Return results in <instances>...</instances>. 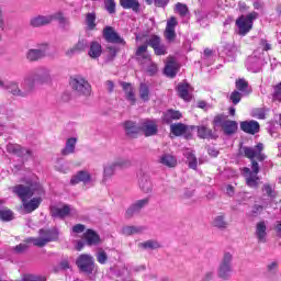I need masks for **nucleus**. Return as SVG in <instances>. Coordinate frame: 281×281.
I'll return each mask as SVG.
<instances>
[{
  "instance_id": "nucleus-44",
  "label": "nucleus",
  "mask_w": 281,
  "mask_h": 281,
  "mask_svg": "<svg viewBox=\"0 0 281 281\" xmlns=\"http://www.w3.org/2000/svg\"><path fill=\"white\" fill-rule=\"evenodd\" d=\"M234 260V255L232 252H224L220 266L222 267H232V261Z\"/></svg>"
},
{
  "instance_id": "nucleus-45",
  "label": "nucleus",
  "mask_w": 281,
  "mask_h": 281,
  "mask_svg": "<svg viewBox=\"0 0 281 281\" xmlns=\"http://www.w3.org/2000/svg\"><path fill=\"white\" fill-rule=\"evenodd\" d=\"M86 25L88 30H95V13H87Z\"/></svg>"
},
{
  "instance_id": "nucleus-53",
  "label": "nucleus",
  "mask_w": 281,
  "mask_h": 281,
  "mask_svg": "<svg viewBox=\"0 0 281 281\" xmlns=\"http://www.w3.org/2000/svg\"><path fill=\"white\" fill-rule=\"evenodd\" d=\"M87 47H89V43H87V41L85 40H80L78 43L75 44V49H77V52H85Z\"/></svg>"
},
{
  "instance_id": "nucleus-46",
  "label": "nucleus",
  "mask_w": 281,
  "mask_h": 281,
  "mask_svg": "<svg viewBox=\"0 0 281 281\" xmlns=\"http://www.w3.org/2000/svg\"><path fill=\"white\" fill-rule=\"evenodd\" d=\"M249 83L245 79H238L236 81V89L240 91L241 93H249Z\"/></svg>"
},
{
  "instance_id": "nucleus-61",
  "label": "nucleus",
  "mask_w": 281,
  "mask_h": 281,
  "mask_svg": "<svg viewBox=\"0 0 281 281\" xmlns=\"http://www.w3.org/2000/svg\"><path fill=\"white\" fill-rule=\"evenodd\" d=\"M263 210L262 205H255L252 207V216H258V214H261Z\"/></svg>"
},
{
  "instance_id": "nucleus-3",
  "label": "nucleus",
  "mask_w": 281,
  "mask_h": 281,
  "mask_svg": "<svg viewBox=\"0 0 281 281\" xmlns=\"http://www.w3.org/2000/svg\"><path fill=\"white\" fill-rule=\"evenodd\" d=\"M136 56L146 74L149 76H155V74L159 71V67L155 61H153L150 55L148 54V45L139 46L136 50Z\"/></svg>"
},
{
  "instance_id": "nucleus-35",
  "label": "nucleus",
  "mask_w": 281,
  "mask_h": 281,
  "mask_svg": "<svg viewBox=\"0 0 281 281\" xmlns=\"http://www.w3.org/2000/svg\"><path fill=\"white\" fill-rule=\"evenodd\" d=\"M124 128H125V133L126 135H128L130 137H135V135H137V133H139V127L135 124V122L132 121H126L124 123Z\"/></svg>"
},
{
  "instance_id": "nucleus-21",
  "label": "nucleus",
  "mask_w": 281,
  "mask_h": 281,
  "mask_svg": "<svg viewBox=\"0 0 281 281\" xmlns=\"http://www.w3.org/2000/svg\"><path fill=\"white\" fill-rule=\"evenodd\" d=\"M121 87L124 91L125 99L130 104H135L137 102V99L135 98V88L131 83L121 82Z\"/></svg>"
},
{
  "instance_id": "nucleus-37",
  "label": "nucleus",
  "mask_w": 281,
  "mask_h": 281,
  "mask_svg": "<svg viewBox=\"0 0 281 281\" xmlns=\"http://www.w3.org/2000/svg\"><path fill=\"white\" fill-rule=\"evenodd\" d=\"M182 114L179 111H175V110H168L165 114H164V122H166L167 124H170V122H172V120H181Z\"/></svg>"
},
{
  "instance_id": "nucleus-36",
  "label": "nucleus",
  "mask_w": 281,
  "mask_h": 281,
  "mask_svg": "<svg viewBox=\"0 0 281 281\" xmlns=\"http://www.w3.org/2000/svg\"><path fill=\"white\" fill-rule=\"evenodd\" d=\"M138 93L143 102H148V100H150V87L147 83H140Z\"/></svg>"
},
{
  "instance_id": "nucleus-47",
  "label": "nucleus",
  "mask_w": 281,
  "mask_h": 281,
  "mask_svg": "<svg viewBox=\"0 0 281 281\" xmlns=\"http://www.w3.org/2000/svg\"><path fill=\"white\" fill-rule=\"evenodd\" d=\"M114 166H116V168H131L133 161L128 158H121L114 161Z\"/></svg>"
},
{
  "instance_id": "nucleus-18",
  "label": "nucleus",
  "mask_w": 281,
  "mask_h": 281,
  "mask_svg": "<svg viewBox=\"0 0 281 281\" xmlns=\"http://www.w3.org/2000/svg\"><path fill=\"white\" fill-rule=\"evenodd\" d=\"M50 214L54 218H65L71 214V206L64 204L63 206H53L50 209Z\"/></svg>"
},
{
  "instance_id": "nucleus-24",
  "label": "nucleus",
  "mask_w": 281,
  "mask_h": 281,
  "mask_svg": "<svg viewBox=\"0 0 281 281\" xmlns=\"http://www.w3.org/2000/svg\"><path fill=\"white\" fill-rule=\"evenodd\" d=\"M41 198H33L31 201L23 199L22 205L27 214L34 212V210H38V205H41Z\"/></svg>"
},
{
  "instance_id": "nucleus-4",
  "label": "nucleus",
  "mask_w": 281,
  "mask_h": 281,
  "mask_svg": "<svg viewBox=\"0 0 281 281\" xmlns=\"http://www.w3.org/2000/svg\"><path fill=\"white\" fill-rule=\"evenodd\" d=\"M21 87L22 89L19 87V82L16 81H3V86H1V89L9 91V93H11V95H14L15 98H29V95H32V88H30V83H27L25 77L21 83Z\"/></svg>"
},
{
  "instance_id": "nucleus-9",
  "label": "nucleus",
  "mask_w": 281,
  "mask_h": 281,
  "mask_svg": "<svg viewBox=\"0 0 281 281\" xmlns=\"http://www.w3.org/2000/svg\"><path fill=\"white\" fill-rule=\"evenodd\" d=\"M49 52V44H40L37 48H31L26 52L25 58L29 63H37V60H43Z\"/></svg>"
},
{
  "instance_id": "nucleus-55",
  "label": "nucleus",
  "mask_w": 281,
  "mask_h": 281,
  "mask_svg": "<svg viewBox=\"0 0 281 281\" xmlns=\"http://www.w3.org/2000/svg\"><path fill=\"white\" fill-rule=\"evenodd\" d=\"M279 263L278 261H271L267 265V271L269 273H276L278 271Z\"/></svg>"
},
{
  "instance_id": "nucleus-63",
  "label": "nucleus",
  "mask_w": 281,
  "mask_h": 281,
  "mask_svg": "<svg viewBox=\"0 0 281 281\" xmlns=\"http://www.w3.org/2000/svg\"><path fill=\"white\" fill-rule=\"evenodd\" d=\"M207 153L211 157H218V150L214 147H209Z\"/></svg>"
},
{
  "instance_id": "nucleus-33",
  "label": "nucleus",
  "mask_w": 281,
  "mask_h": 281,
  "mask_svg": "<svg viewBox=\"0 0 281 281\" xmlns=\"http://www.w3.org/2000/svg\"><path fill=\"white\" fill-rule=\"evenodd\" d=\"M120 5H122L124 10H133V12H139L138 0H120Z\"/></svg>"
},
{
  "instance_id": "nucleus-34",
  "label": "nucleus",
  "mask_w": 281,
  "mask_h": 281,
  "mask_svg": "<svg viewBox=\"0 0 281 281\" xmlns=\"http://www.w3.org/2000/svg\"><path fill=\"white\" fill-rule=\"evenodd\" d=\"M115 168H117L115 162L108 164L103 167V183H106L115 175Z\"/></svg>"
},
{
  "instance_id": "nucleus-39",
  "label": "nucleus",
  "mask_w": 281,
  "mask_h": 281,
  "mask_svg": "<svg viewBox=\"0 0 281 281\" xmlns=\"http://www.w3.org/2000/svg\"><path fill=\"white\" fill-rule=\"evenodd\" d=\"M198 128V136L201 137V139H207L210 137H214L212 134V130L206 127L205 125H200Z\"/></svg>"
},
{
  "instance_id": "nucleus-16",
  "label": "nucleus",
  "mask_w": 281,
  "mask_h": 281,
  "mask_svg": "<svg viewBox=\"0 0 281 281\" xmlns=\"http://www.w3.org/2000/svg\"><path fill=\"white\" fill-rule=\"evenodd\" d=\"M177 25H179V22L177 21V18H175V16H171L167 21V26L165 30V38L169 43H172V41H175L177 38V33L175 32V27H177Z\"/></svg>"
},
{
  "instance_id": "nucleus-52",
  "label": "nucleus",
  "mask_w": 281,
  "mask_h": 281,
  "mask_svg": "<svg viewBox=\"0 0 281 281\" xmlns=\"http://www.w3.org/2000/svg\"><path fill=\"white\" fill-rule=\"evenodd\" d=\"M241 98H243V94L235 90L231 93L229 100L233 102V104H238Z\"/></svg>"
},
{
  "instance_id": "nucleus-40",
  "label": "nucleus",
  "mask_w": 281,
  "mask_h": 281,
  "mask_svg": "<svg viewBox=\"0 0 281 281\" xmlns=\"http://www.w3.org/2000/svg\"><path fill=\"white\" fill-rule=\"evenodd\" d=\"M184 156L187 157L189 168H191L192 170H196V168L199 166V161L196 160V156H194V154L190 150L187 151L184 154Z\"/></svg>"
},
{
  "instance_id": "nucleus-48",
  "label": "nucleus",
  "mask_w": 281,
  "mask_h": 281,
  "mask_svg": "<svg viewBox=\"0 0 281 281\" xmlns=\"http://www.w3.org/2000/svg\"><path fill=\"white\" fill-rule=\"evenodd\" d=\"M146 43H148L149 47H153V49H155L161 44V38L157 35H151L148 40H146Z\"/></svg>"
},
{
  "instance_id": "nucleus-64",
  "label": "nucleus",
  "mask_w": 281,
  "mask_h": 281,
  "mask_svg": "<svg viewBox=\"0 0 281 281\" xmlns=\"http://www.w3.org/2000/svg\"><path fill=\"white\" fill-rule=\"evenodd\" d=\"M274 231L278 234V236H281V221H277L274 224Z\"/></svg>"
},
{
  "instance_id": "nucleus-50",
  "label": "nucleus",
  "mask_w": 281,
  "mask_h": 281,
  "mask_svg": "<svg viewBox=\"0 0 281 281\" xmlns=\"http://www.w3.org/2000/svg\"><path fill=\"white\" fill-rule=\"evenodd\" d=\"M0 218L1 221H12V211L8 209L0 210Z\"/></svg>"
},
{
  "instance_id": "nucleus-6",
  "label": "nucleus",
  "mask_w": 281,
  "mask_h": 281,
  "mask_svg": "<svg viewBox=\"0 0 281 281\" xmlns=\"http://www.w3.org/2000/svg\"><path fill=\"white\" fill-rule=\"evenodd\" d=\"M69 85L72 91H76L78 95H91V83L85 77L77 75L70 78Z\"/></svg>"
},
{
  "instance_id": "nucleus-58",
  "label": "nucleus",
  "mask_w": 281,
  "mask_h": 281,
  "mask_svg": "<svg viewBox=\"0 0 281 281\" xmlns=\"http://www.w3.org/2000/svg\"><path fill=\"white\" fill-rule=\"evenodd\" d=\"M26 250H27V244H20L14 248V251L16 254H23V251H26Z\"/></svg>"
},
{
  "instance_id": "nucleus-56",
  "label": "nucleus",
  "mask_w": 281,
  "mask_h": 281,
  "mask_svg": "<svg viewBox=\"0 0 281 281\" xmlns=\"http://www.w3.org/2000/svg\"><path fill=\"white\" fill-rule=\"evenodd\" d=\"M254 117H257V120H265V110L257 109L252 111Z\"/></svg>"
},
{
  "instance_id": "nucleus-25",
  "label": "nucleus",
  "mask_w": 281,
  "mask_h": 281,
  "mask_svg": "<svg viewBox=\"0 0 281 281\" xmlns=\"http://www.w3.org/2000/svg\"><path fill=\"white\" fill-rule=\"evenodd\" d=\"M83 240H86V245H89V247L100 245V235L94 233L92 229H88L83 234Z\"/></svg>"
},
{
  "instance_id": "nucleus-1",
  "label": "nucleus",
  "mask_w": 281,
  "mask_h": 281,
  "mask_svg": "<svg viewBox=\"0 0 281 281\" xmlns=\"http://www.w3.org/2000/svg\"><path fill=\"white\" fill-rule=\"evenodd\" d=\"M241 150L245 157L251 159V169L248 167L241 169L246 186H248V188H258V186H260V177H258L260 166L254 159H258V161H265V159H267V155L262 153V150H265V145L258 143L255 147H243Z\"/></svg>"
},
{
  "instance_id": "nucleus-11",
  "label": "nucleus",
  "mask_w": 281,
  "mask_h": 281,
  "mask_svg": "<svg viewBox=\"0 0 281 281\" xmlns=\"http://www.w3.org/2000/svg\"><path fill=\"white\" fill-rule=\"evenodd\" d=\"M76 265L80 271H83V273H93V270L95 269V263L91 255L79 256Z\"/></svg>"
},
{
  "instance_id": "nucleus-49",
  "label": "nucleus",
  "mask_w": 281,
  "mask_h": 281,
  "mask_svg": "<svg viewBox=\"0 0 281 281\" xmlns=\"http://www.w3.org/2000/svg\"><path fill=\"white\" fill-rule=\"evenodd\" d=\"M109 260V256H106V252L102 249H100L98 252H97V261L100 263V265H106V261Z\"/></svg>"
},
{
  "instance_id": "nucleus-12",
  "label": "nucleus",
  "mask_w": 281,
  "mask_h": 281,
  "mask_svg": "<svg viewBox=\"0 0 281 281\" xmlns=\"http://www.w3.org/2000/svg\"><path fill=\"white\" fill-rule=\"evenodd\" d=\"M139 130L145 137H153L159 132V125L155 120L145 119L140 122Z\"/></svg>"
},
{
  "instance_id": "nucleus-17",
  "label": "nucleus",
  "mask_w": 281,
  "mask_h": 281,
  "mask_svg": "<svg viewBox=\"0 0 281 281\" xmlns=\"http://www.w3.org/2000/svg\"><path fill=\"white\" fill-rule=\"evenodd\" d=\"M103 38H105L108 43L124 44V38H122L112 26H106L103 30Z\"/></svg>"
},
{
  "instance_id": "nucleus-13",
  "label": "nucleus",
  "mask_w": 281,
  "mask_h": 281,
  "mask_svg": "<svg viewBox=\"0 0 281 281\" xmlns=\"http://www.w3.org/2000/svg\"><path fill=\"white\" fill-rule=\"evenodd\" d=\"M70 183L76 186V183H83V186H87L88 188H92L93 183H95V180L93 177H91V173L87 170L78 171L70 180Z\"/></svg>"
},
{
  "instance_id": "nucleus-14",
  "label": "nucleus",
  "mask_w": 281,
  "mask_h": 281,
  "mask_svg": "<svg viewBox=\"0 0 281 281\" xmlns=\"http://www.w3.org/2000/svg\"><path fill=\"white\" fill-rule=\"evenodd\" d=\"M7 151L11 155H16V157H21L22 159H30V157H32V151L19 144H8Z\"/></svg>"
},
{
  "instance_id": "nucleus-15",
  "label": "nucleus",
  "mask_w": 281,
  "mask_h": 281,
  "mask_svg": "<svg viewBox=\"0 0 281 281\" xmlns=\"http://www.w3.org/2000/svg\"><path fill=\"white\" fill-rule=\"evenodd\" d=\"M148 203H150V199L148 198L136 201L126 210L125 212L126 218H131L132 216H135V214L142 212V210H144V207H146Z\"/></svg>"
},
{
  "instance_id": "nucleus-30",
  "label": "nucleus",
  "mask_w": 281,
  "mask_h": 281,
  "mask_svg": "<svg viewBox=\"0 0 281 281\" xmlns=\"http://www.w3.org/2000/svg\"><path fill=\"white\" fill-rule=\"evenodd\" d=\"M88 56L94 59H97L99 56H102V45L99 42H91Z\"/></svg>"
},
{
  "instance_id": "nucleus-22",
  "label": "nucleus",
  "mask_w": 281,
  "mask_h": 281,
  "mask_svg": "<svg viewBox=\"0 0 281 281\" xmlns=\"http://www.w3.org/2000/svg\"><path fill=\"white\" fill-rule=\"evenodd\" d=\"M240 128L244 133H249L250 135H256L260 131V124L256 121H245L240 123Z\"/></svg>"
},
{
  "instance_id": "nucleus-54",
  "label": "nucleus",
  "mask_w": 281,
  "mask_h": 281,
  "mask_svg": "<svg viewBox=\"0 0 281 281\" xmlns=\"http://www.w3.org/2000/svg\"><path fill=\"white\" fill-rule=\"evenodd\" d=\"M154 52H155L156 56H166V54H167L166 45L160 43V45H158L154 48Z\"/></svg>"
},
{
  "instance_id": "nucleus-27",
  "label": "nucleus",
  "mask_w": 281,
  "mask_h": 281,
  "mask_svg": "<svg viewBox=\"0 0 281 281\" xmlns=\"http://www.w3.org/2000/svg\"><path fill=\"white\" fill-rule=\"evenodd\" d=\"M76 144H78V138L71 137L66 140L65 148L61 149V155L67 157V155H74L76 153Z\"/></svg>"
},
{
  "instance_id": "nucleus-20",
  "label": "nucleus",
  "mask_w": 281,
  "mask_h": 281,
  "mask_svg": "<svg viewBox=\"0 0 281 281\" xmlns=\"http://www.w3.org/2000/svg\"><path fill=\"white\" fill-rule=\"evenodd\" d=\"M255 236L258 243H267V223L265 221L256 224Z\"/></svg>"
},
{
  "instance_id": "nucleus-42",
  "label": "nucleus",
  "mask_w": 281,
  "mask_h": 281,
  "mask_svg": "<svg viewBox=\"0 0 281 281\" xmlns=\"http://www.w3.org/2000/svg\"><path fill=\"white\" fill-rule=\"evenodd\" d=\"M175 12L182 18L190 16V10H188V5L181 2L176 4Z\"/></svg>"
},
{
  "instance_id": "nucleus-23",
  "label": "nucleus",
  "mask_w": 281,
  "mask_h": 281,
  "mask_svg": "<svg viewBox=\"0 0 281 281\" xmlns=\"http://www.w3.org/2000/svg\"><path fill=\"white\" fill-rule=\"evenodd\" d=\"M179 71V65L175 60V58H169L166 66H165V76L168 78H175L177 72Z\"/></svg>"
},
{
  "instance_id": "nucleus-2",
  "label": "nucleus",
  "mask_w": 281,
  "mask_h": 281,
  "mask_svg": "<svg viewBox=\"0 0 281 281\" xmlns=\"http://www.w3.org/2000/svg\"><path fill=\"white\" fill-rule=\"evenodd\" d=\"M31 91L34 93L36 85H49L52 82V69L45 66L34 68L29 75L24 77Z\"/></svg>"
},
{
  "instance_id": "nucleus-28",
  "label": "nucleus",
  "mask_w": 281,
  "mask_h": 281,
  "mask_svg": "<svg viewBox=\"0 0 281 281\" xmlns=\"http://www.w3.org/2000/svg\"><path fill=\"white\" fill-rule=\"evenodd\" d=\"M138 184L140 190L146 194H148V192H151L153 190V182L150 181V176L148 175L140 176L138 180Z\"/></svg>"
},
{
  "instance_id": "nucleus-5",
  "label": "nucleus",
  "mask_w": 281,
  "mask_h": 281,
  "mask_svg": "<svg viewBox=\"0 0 281 281\" xmlns=\"http://www.w3.org/2000/svg\"><path fill=\"white\" fill-rule=\"evenodd\" d=\"M38 234V237L27 238L26 243H32L35 247H45L47 243H54V240H58V229L56 228H42L40 229Z\"/></svg>"
},
{
  "instance_id": "nucleus-41",
  "label": "nucleus",
  "mask_w": 281,
  "mask_h": 281,
  "mask_svg": "<svg viewBox=\"0 0 281 281\" xmlns=\"http://www.w3.org/2000/svg\"><path fill=\"white\" fill-rule=\"evenodd\" d=\"M171 133L175 134L177 137L183 135L188 128L186 127L184 124L178 123V124H172L170 126Z\"/></svg>"
},
{
  "instance_id": "nucleus-29",
  "label": "nucleus",
  "mask_w": 281,
  "mask_h": 281,
  "mask_svg": "<svg viewBox=\"0 0 281 281\" xmlns=\"http://www.w3.org/2000/svg\"><path fill=\"white\" fill-rule=\"evenodd\" d=\"M159 164L166 166L167 168H176L177 166V158L170 154H162L159 157Z\"/></svg>"
},
{
  "instance_id": "nucleus-7",
  "label": "nucleus",
  "mask_w": 281,
  "mask_h": 281,
  "mask_svg": "<svg viewBox=\"0 0 281 281\" xmlns=\"http://www.w3.org/2000/svg\"><path fill=\"white\" fill-rule=\"evenodd\" d=\"M37 192H42L43 188H41V184L38 183H30L29 186L19 184L13 187V192L16 194L20 199H30V196L36 194Z\"/></svg>"
},
{
  "instance_id": "nucleus-57",
  "label": "nucleus",
  "mask_w": 281,
  "mask_h": 281,
  "mask_svg": "<svg viewBox=\"0 0 281 281\" xmlns=\"http://www.w3.org/2000/svg\"><path fill=\"white\" fill-rule=\"evenodd\" d=\"M273 99L281 102V82L274 88Z\"/></svg>"
},
{
  "instance_id": "nucleus-38",
  "label": "nucleus",
  "mask_w": 281,
  "mask_h": 281,
  "mask_svg": "<svg viewBox=\"0 0 281 281\" xmlns=\"http://www.w3.org/2000/svg\"><path fill=\"white\" fill-rule=\"evenodd\" d=\"M142 232H144V226H124L122 228L124 236H133L134 234H142Z\"/></svg>"
},
{
  "instance_id": "nucleus-51",
  "label": "nucleus",
  "mask_w": 281,
  "mask_h": 281,
  "mask_svg": "<svg viewBox=\"0 0 281 281\" xmlns=\"http://www.w3.org/2000/svg\"><path fill=\"white\" fill-rule=\"evenodd\" d=\"M105 10L109 12V14H115V0H106Z\"/></svg>"
},
{
  "instance_id": "nucleus-19",
  "label": "nucleus",
  "mask_w": 281,
  "mask_h": 281,
  "mask_svg": "<svg viewBox=\"0 0 281 281\" xmlns=\"http://www.w3.org/2000/svg\"><path fill=\"white\" fill-rule=\"evenodd\" d=\"M56 19V15H37L31 20L33 27H43V25H49Z\"/></svg>"
},
{
  "instance_id": "nucleus-32",
  "label": "nucleus",
  "mask_w": 281,
  "mask_h": 281,
  "mask_svg": "<svg viewBox=\"0 0 281 281\" xmlns=\"http://www.w3.org/2000/svg\"><path fill=\"white\" fill-rule=\"evenodd\" d=\"M212 225L217 229H227V227L229 226V223H227V220L225 218V214H220L213 218Z\"/></svg>"
},
{
  "instance_id": "nucleus-60",
  "label": "nucleus",
  "mask_w": 281,
  "mask_h": 281,
  "mask_svg": "<svg viewBox=\"0 0 281 281\" xmlns=\"http://www.w3.org/2000/svg\"><path fill=\"white\" fill-rule=\"evenodd\" d=\"M262 190L268 196H273V187L271 184H265Z\"/></svg>"
},
{
  "instance_id": "nucleus-8",
  "label": "nucleus",
  "mask_w": 281,
  "mask_h": 281,
  "mask_svg": "<svg viewBox=\"0 0 281 281\" xmlns=\"http://www.w3.org/2000/svg\"><path fill=\"white\" fill-rule=\"evenodd\" d=\"M258 19V13L251 12L248 15H241L239 19L236 21V25L239 29V34L241 36H245L251 27H254V21Z\"/></svg>"
},
{
  "instance_id": "nucleus-10",
  "label": "nucleus",
  "mask_w": 281,
  "mask_h": 281,
  "mask_svg": "<svg viewBox=\"0 0 281 281\" xmlns=\"http://www.w3.org/2000/svg\"><path fill=\"white\" fill-rule=\"evenodd\" d=\"M214 126H222L225 135H234L238 131V123L236 121L225 120L223 115H217L213 121Z\"/></svg>"
},
{
  "instance_id": "nucleus-43",
  "label": "nucleus",
  "mask_w": 281,
  "mask_h": 281,
  "mask_svg": "<svg viewBox=\"0 0 281 281\" xmlns=\"http://www.w3.org/2000/svg\"><path fill=\"white\" fill-rule=\"evenodd\" d=\"M139 247L143 249H159L161 247V244L157 240L149 239L147 241L140 243Z\"/></svg>"
},
{
  "instance_id": "nucleus-31",
  "label": "nucleus",
  "mask_w": 281,
  "mask_h": 281,
  "mask_svg": "<svg viewBox=\"0 0 281 281\" xmlns=\"http://www.w3.org/2000/svg\"><path fill=\"white\" fill-rule=\"evenodd\" d=\"M232 271H234V269L229 266H218L217 268V277L221 280H231L232 279Z\"/></svg>"
},
{
  "instance_id": "nucleus-26",
  "label": "nucleus",
  "mask_w": 281,
  "mask_h": 281,
  "mask_svg": "<svg viewBox=\"0 0 281 281\" xmlns=\"http://www.w3.org/2000/svg\"><path fill=\"white\" fill-rule=\"evenodd\" d=\"M192 92V87L188 83H179L178 85V94L182 100H186V102H190L192 99V95L190 93Z\"/></svg>"
},
{
  "instance_id": "nucleus-59",
  "label": "nucleus",
  "mask_w": 281,
  "mask_h": 281,
  "mask_svg": "<svg viewBox=\"0 0 281 281\" xmlns=\"http://www.w3.org/2000/svg\"><path fill=\"white\" fill-rule=\"evenodd\" d=\"M86 227L82 224H77L72 227L74 234H82L85 232Z\"/></svg>"
},
{
  "instance_id": "nucleus-62",
  "label": "nucleus",
  "mask_w": 281,
  "mask_h": 281,
  "mask_svg": "<svg viewBox=\"0 0 281 281\" xmlns=\"http://www.w3.org/2000/svg\"><path fill=\"white\" fill-rule=\"evenodd\" d=\"M75 54H78V50L75 46L66 50V56H68V58H71V56Z\"/></svg>"
}]
</instances>
